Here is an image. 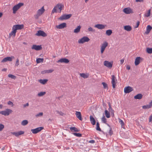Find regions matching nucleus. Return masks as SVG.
I'll list each match as a JSON object with an SVG mask.
<instances>
[{
	"mask_svg": "<svg viewBox=\"0 0 152 152\" xmlns=\"http://www.w3.org/2000/svg\"><path fill=\"white\" fill-rule=\"evenodd\" d=\"M24 27V26L23 24L14 25L12 28V31L10 33V36H13L14 37H15L16 32V30L23 29Z\"/></svg>",
	"mask_w": 152,
	"mask_h": 152,
	"instance_id": "f257e3e1",
	"label": "nucleus"
},
{
	"mask_svg": "<svg viewBox=\"0 0 152 152\" xmlns=\"http://www.w3.org/2000/svg\"><path fill=\"white\" fill-rule=\"evenodd\" d=\"M24 3H19L13 7L12 8L13 13L14 14L16 13V11L22 6H23Z\"/></svg>",
	"mask_w": 152,
	"mask_h": 152,
	"instance_id": "f03ea898",
	"label": "nucleus"
},
{
	"mask_svg": "<svg viewBox=\"0 0 152 152\" xmlns=\"http://www.w3.org/2000/svg\"><path fill=\"white\" fill-rule=\"evenodd\" d=\"M89 40L90 39L88 37L84 36L78 40V43L79 44H83L85 42H88Z\"/></svg>",
	"mask_w": 152,
	"mask_h": 152,
	"instance_id": "7ed1b4c3",
	"label": "nucleus"
},
{
	"mask_svg": "<svg viewBox=\"0 0 152 152\" xmlns=\"http://www.w3.org/2000/svg\"><path fill=\"white\" fill-rule=\"evenodd\" d=\"M72 16L71 14H64L62 15L59 18L60 20H67L70 18Z\"/></svg>",
	"mask_w": 152,
	"mask_h": 152,
	"instance_id": "20e7f679",
	"label": "nucleus"
},
{
	"mask_svg": "<svg viewBox=\"0 0 152 152\" xmlns=\"http://www.w3.org/2000/svg\"><path fill=\"white\" fill-rule=\"evenodd\" d=\"M108 43L106 42H104L101 45V53H103L104 52L105 48L108 46Z\"/></svg>",
	"mask_w": 152,
	"mask_h": 152,
	"instance_id": "39448f33",
	"label": "nucleus"
},
{
	"mask_svg": "<svg viewBox=\"0 0 152 152\" xmlns=\"http://www.w3.org/2000/svg\"><path fill=\"white\" fill-rule=\"evenodd\" d=\"M43 128V127H39L35 129H31V131L33 133L36 134L41 131Z\"/></svg>",
	"mask_w": 152,
	"mask_h": 152,
	"instance_id": "423d86ee",
	"label": "nucleus"
},
{
	"mask_svg": "<svg viewBox=\"0 0 152 152\" xmlns=\"http://www.w3.org/2000/svg\"><path fill=\"white\" fill-rule=\"evenodd\" d=\"M112 81L111 83L112 85L113 88H115L116 84V81H117V80L115 77V76L113 75L112 76Z\"/></svg>",
	"mask_w": 152,
	"mask_h": 152,
	"instance_id": "0eeeda50",
	"label": "nucleus"
},
{
	"mask_svg": "<svg viewBox=\"0 0 152 152\" xmlns=\"http://www.w3.org/2000/svg\"><path fill=\"white\" fill-rule=\"evenodd\" d=\"M36 35L38 36H42L43 37H45L47 36L46 34L42 30L38 31L37 33H36Z\"/></svg>",
	"mask_w": 152,
	"mask_h": 152,
	"instance_id": "6e6552de",
	"label": "nucleus"
},
{
	"mask_svg": "<svg viewBox=\"0 0 152 152\" xmlns=\"http://www.w3.org/2000/svg\"><path fill=\"white\" fill-rule=\"evenodd\" d=\"M133 90V89L132 87L128 86L127 87H125L124 88V92L126 94L129 93L131 92Z\"/></svg>",
	"mask_w": 152,
	"mask_h": 152,
	"instance_id": "1a4fd4ad",
	"label": "nucleus"
},
{
	"mask_svg": "<svg viewBox=\"0 0 152 152\" xmlns=\"http://www.w3.org/2000/svg\"><path fill=\"white\" fill-rule=\"evenodd\" d=\"M104 64L105 66L110 68H112L113 66L112 62H110L107 61H104Z\"/></svg>",
	"mask_w": 152,
	"mask_h": 152,
	"instance_id": "9d476101",
	"label": "nucleus"
},
{
	"mask_svg": "<svg viewBox=\"0 0 152 152\" xmlns=\"http://www.w3.org/2000/svg\"><path fill=\"white\" fill-rule=\"evenodd\" d=\"M11 133L13 135H15L16 137H18L24 133V132L23 131H20L18 132H12Z\"/></svg>",
	"mask_w": 152,
	"mask_h": 152,
	"instance_id": "9b49d317",
	"label": "nucleus"
},
{
	"mask_svg": "<svg viewBox=\"0 0 152 152\" xmlns=\"http://www.w3.org/2000/svg\"><path fill=\"white\" fill-rule=\"evenodd\" d=\"M123 11L126 14H129L133 13L132 10L129 7L126 8L124 9Z\"/></svg>",
	"mask_w": 152,
	"mask_h": 152,
	"instance_id": "f8f14e48",
	"label": "nucleus"
},
{
	"mask_svg": "<svg viewBox=\"0 0 152 152\" xmlns=\"http://www.w3.org/2000/svg\"><path fill=\"white\" fill-rule=\"evenodd\" d=\"M0 114L4 115H8L10 114V109H7L5 110L0 112Z\"/></svg>",
	"mask_w": 152,
	"mask_h": 152,
	"instance_id": "ddd939ff",
	"label": "nucleus"
},
{
	"mask_svg": "<svg viewBox=\"0 0 152 152\" xmlns=\"http://www.w3.org/2000/svg\"><path fill=\"white\" fill-rule=\"evenodd\" d=\"M69 62V60L66 58H61L58 60L57 61V63H68Z\"/></svg>",
	"mask_w": 152,
	"mask_h": 152,
	"instance_id": "4468645a",
	"label": "nucleus"
},
{
	"mask_svg": "<svg viewBox=\"0 0 152 152\" xmlns=\"http://www.w3.org/2000/svg\"><path fill=\"white\" fill-rule=\"evenodd\" d=\"M66 26V23H62L58 25H57L56 27L57 28L61 29L64 28Z\"/></svg>",
	"mask_w": 152,
	"mask_h": 152,
	"instance_id": "2eb2a0df",
	"label": "nucleus"
},
{
	"mask_svg": "<svg viewBox=\"0 0 152 152\" xmlns=\"http://www.w3.org/2000/svg\"><path fill=\"white\" fill-rule=\"evenodd\" d=\"M32 49H34L36 50H39L42 49V47L41 45H33L32 47Z\"/></svg>",
	"mask_w": 152,
	"mask_h": 152,
	"instance_id": "dca6fc26",
	"label": "nucleus"
},
{
	"mask_svg": "<svg viewBox=\"0 0 152 152\" xmlns=\"http://www.w3.org/2000/svg\"><path fill=\"white\" fill-rule=\"evenodd\" d=\"M105 26V25L102 24H96L94 26L95 27L97 28L98 29H104Z\"/></svg>",
	"mask_w": 152,
	"mask_h": 152,
	"instance_id": "f3484780",
	"label": "nucleus"
},
{
	"mask_svg": "<svg viewBox=\"0 0 152 152\" xmlns=\"http://www.w3.org/2000/svg\"><path fill=\"white\" fill-rule=\"evenodd\" d=\"M45 11V10L44 9V7H42L40 9L37 10V13L40 16Z\"/></svg>",
	"mask_w": 152,
	"mask_h": 152,
	"instance_id": "a211bd4d",
	"label": "nucleus"
},
{
	"mask_svg": "<svg viewBox=\"0 0 152 152\" xmlns=\"http://www.w3.org/2000/svg\"><path fill=\"white\" fill-rule=\"evenodd\" d=\"M75 115L77 118L80 121H82L83 119L81 117V113L80 112L76 111Z\"/></svg>",
	"mask_w": 152,
	"mask_h": 152,
	"instance_id": "6ab92c4d",
	"label": "nucleus"
},
{
	"mask_svg": "<svg viewBox=\"0 0 152 152\" xmlns=\"http://www.w3.org/2000/svg\"><path fill=\"white\" fill-rule=\"evenodd\" d=\"M90 121L93 125H94L96 124V121L95 119L91 115L90 116Z\"/></svg>",
	"mask_w": 152,
	"mask_h": 152,
	"instance_id": "aec40b11",
	"label": "nucleus"
},
{
	"mask_svg": "<svg viewBox=\"0 0 152 152\" xmlns=\"http://www.w3.org/2000/svg\"><path fill=\"white\" fill-rule=\"evenodd\" d=\"M141 58L140 57H137L135 59L134 63L136 66L137 65L140 63V60Z\"/></svg>",
	"mask_w": 152,
	"mask_h": 152,
	"instance_id": "412c9836",
	"label": "nucleus"
},
{
	"mask_svg": "<svg viewBox=\"0 0 152 152\" xmlns=\"http://www.w3.org/2000/svg\"><path fill=\"white\" fill-rule=\"evenodd\" d=\"M56 8H58L60 10V12H61L62 8L64 7V6L61 4H58L56 6Z\"/></svg>",
	"mask_w": 152,
	"mask_h": 152,
	"instance_id": "4be33fe9",
	"label": "nucleus"
},
{
	"mask_svg": "<svg viewBox=\"0 0 152 152\" xmlns=\"http://www.w3.org/2000/svg\"><path fill=\"white\" fill-rule=\"evenodd\" d=\"M152 29V27L150 25H148L147 27L146 28V31L145 32V33L146 34H148L151 29Z\"/></svg>",
	"mask_w": 152,
	"mask_h": 152,
	"instance_id": "5701e85b",
	"label": "nucleus"
},
{
	"mask_svg": "<svg viewBox=\"0 0 152 152\" xmlns=\"http://www.w3.org/2000/svg\"><path fill=\"white\" fill-rule=\"evenodd\" d=\"M142 95L141 94H139L134 96L135 99H140L142 98Z\"/></svg>",
	"mask_w": 152,
	"mask_h": 152,
	"instance_id": "b1692460",
	"label": "nucleus"
},
{
	"mask_svg": "<svg viewBox=\"0 0 152 152\" xmlns=\"http://www.w3.org/2000/svg\"><path fill=\"white\" fill-rule=\"evenodd\" d=\"M124 28L125 30L128 31H130L132 29V27L129 25L124 26Z\"/></svg>",
	"mask_w": 152,
	"mask_h": 152,
	"instance_id": "393cba45",
	"label": "nucleus"
},
{
	"mask_svg": "<svg viewBox=\"0 0 152 152\" xmlns=\"http://www.w3.org/2000/svg\"><path fill=\"white\" fill-rule=\"evenodd\" d=\"M80 75L84 78H87L89 76L88 74H85L84 73H80Z\"/></svg>",
	"mask_w": 152,
	"mask_h": 152,
	"instance_id": "a878e982",
	"label": "nucleus"
},
{
	"mask_svg": "<svg viewBox=\"0 0 152 152\" xmlns=\"http://www.w3.org/2000/svg\"><path fill=\"white\" fill-rule=\"evenodd\" d=\"M109 111H110V112L111 115L113 116L114 115V111L113 109V108L111 107V105L110 104H109Z\"/></svg>",
	"mask_w": 152,
	"mask_h": 152,
	"instance_id": "bb28decb",
	"label": "nucleus"
},
{
	"mask_svg": "<svg viewBox=\"0 0 152 152\" xmlns=\"http://www.w3.org/2000/svg\"><path fill=\"white\" fill-rule=\"evenodd\" d=\"M81 28V27L80 26H78L76 28L74 29V32L75 33H78L80 31Z\"/></svg>",
	"mask_w": 152,
	"mask_h": 152,
	"instance_id": "cd10ccee",
	"label": "nucleus"
},
{
	"mask_svg": "<svg viewBox=\"0 0 152 152\" xmlns=\"http://www.w3.org/2000/svg\"><path fill=\"white\" fill-rule=\"evenodd\" d=\"M48 80L47 79L42 80L40 79L39 80V82L41 83L42 84H45L48 81Z\"/></svg>",
	"mask_w": 152,
	"mask_h": 152,
	"instance_id": "c85d7f7f",
	"label": "nucleus"
},
{
	"mask_svg": "<svg viewBox=\"0 0 152 152\" xmlns=\"http://www.w3.org/2000/svg\"><path fill=\"white\" fill-rule=\"evenodd\" d=\"M44 59L43 58H38L36 59V62L37 64L41 62H43Z\"/></svg>",
	"mask_w": 152,
	"mask_h": 152,
	"instance_id": "c756f323",
	"label": "nucleus"
},
{
	"mask_svg": "<svg viewBox=\"0 0 152 152\" xmlns=\"http://www.w3.org/2000/svg\"><path fill=\"white\" fill-rule=\"evenodd\" d=\"M105 116L107 118H109L110 117V113L107 110H105Z\"/></svg>",
	"mask_w": 152,
	"mask_h": 152,
	"instance_id": "7c9ffc66",
	"label": "nucleus"
},
{
	"mask_svg": "<svg viewBox=\"0 0 152 152\" xmlns=\"http://www.w3.org/2000/svg\"><path fill=\"white\" fill-rule=\"evenodd\" d=\"M28 123V121L27 120H24L22 121L21 124L23 126L26 125Z\"/></svg>",
	"mask_w": 152,
	"mask_h": 152,
	"instance_id": "2f4dec72",
	"label": "nucleus"
},
{
	"mask_svg": "<svg viewBox=\"0 0 152 152\" xmlns=\"http://www.w3.org/2000/svg\"><path fill=\"white\" fill-rule=\"evenodd\" d=\"M7 61H10V57H7L4 58L1 61V62H5Z\"/></svg>",
	"mask_w": 152,
	"mask_h": 152,
	"instance_id": "473e14b6",
	"label": "nucleus"
},
{
	"mask_svg": "<svg viewBox=\"0 0 152 152\" xmlns=\"http://www.w3.org/2000/svg\"><path fill=\"white\" fill-rule=\"evenodd\" d=\"M151 10V9L149 10L148 11V12L145 14V15H144L146 17H149L150 16V14H151V13H150Z\"/></svg>",
	"mask_w": 152,
	"mask_h": 152,
	"instance_id": "72a5a7b5",
	"label": "nucleus"
},
{
	"mask_svg": "<svg viewBox=\"0 0 152 152\" xmlns=\"http://www.w3.org/2000/svg\"><path fill=\"white\" fill-rule=\"evenodd\" d=\"M46 94L45 92H41L38 94V96H41L44 95Z\"/></svg>",
	"mask_w": 152,
	"mask_h": 152,
	"instance_id": "f704fd0d",
	"label": "nucleus"
},
{
	"mask_svg": "<svg viewBox=\"0 0 152 152\" xmlns=\"http://www.w3.org/2000/svg\"><path fill=\"white\" fill-rule=\"evenodd\" d=\"M112 33V31L111 30H108L106 31V34L108 36H110Z\"/></svg>",
	"mask_w": 152,
	"mask_h": 152,
	"instance_id": "c9c22d12",
	"label": "nucleus"
},
{
	"mask_svg": "<svg viewBox=\"0 0 152 152\" xmlns=\"http://www.w3.org/2000/svg\"><path fill=\"white\" fill-rule=\"evenodd\" d=\"M146 51L148 53L151 54L152 53V48H147L146 49Z\"/></svg>",
	"mask_w": 152,
	"mask_h": 152,
	"instance_id": "e433bc0d",
	"label": "nucleus"
},
{
	"mask_svg": "<svg viewBox=\"0 0 152 152\" xmlns=\"http://www.w3.org/2000/svg\"><path fill=\"white\" fill-rule=\"evenodd\" d=\"M102 84L103 85V88L104 89H108V87L107 85V83H106L105 82H102Z\"/></svg>",
	"mask_w": 152,
	"mask_h": 152,
	"instance_id": "4c0bfd02",
	"label": "nucleus"
},
{
	"mask_svg": "<svg viewBox=\"0 0 152 152\" xmlns=\"http://www.w3.org/2000/svg\"><path fill=\"white\" fill-rule=\"evenodd\" d=\"M96 129L98 131H101V129L99 127V124L98 122H97L96 123Z\"/></svg>",
	"mask_w": 152,
	"mask_h": 152,
	"instance_id": "58836bf2",
	"label": "nucleus"
},
{
	"mask_svg": "<svg viewBox=\"0 0 152 152\" xmlns=\"http://www.w3.org/2000/svg\"><path fill=\"white\" fill-rule=\"evenodd\" d=\"M102 121L103 123L106 124V119L104 115H103L102 118Z\"/></svg>",
	"mask_w": 152,
	"mask_h": 152,
	"instance_id": "ea45409f",
	"label": "nucleus"
},
{
	"mask_svg": "<svg viewBox=\"0 0 152 152\" xmlns=\"http://www.w3.org/2000/svg\"><path fill=\"white\" fill-rule=\"evenodd\" d=\"M70 129L71 131L73 130H74L75 132H78L79 131L75 127H70Z\"/></svg>",
	"mask_w": 152,
	"mask_h": 152,
	"instance_id": "a19ab883",
	"label": "nucleus"
},
{
	"mask_svg": "<svg viewBox=\"0 0 152 152\" xmlns=\"http://www.w3.org/2000/svg\"><path fill=\"white\" fill-rule=\"evenodd\" d=\"M119 123L121 124V127H122L123 126H124V123L123 122V121L122 120L119 119Z\"/></svg>",
	"mask_w": 152,
	"mask_h": 152,
	"instance_id": "79ce46f5",
	"label": "nucleus"
},
{
	"mask_svg": "<svg viewBox=\"0 0 152 152\" xmlns=\"http://www.w3.org/2000/svg\"><path fill=\"white\" fill-rule=\"evenodd\" d=\"M56 112L57 113L59 114L61 116H63L64 115V113L62 112L61 111L57 110L56 111Z\"/></svg>",
	"mask_w": 152,
	"mask_h": 152,
	"instance_id": "37998d69",
	"label": "nucleus"
},
{
	"mask_svg": "<svg viewBox=\"0 0 152 152\" xmlns=\"http://www.w3.org/2000/svg\"><path fill=\"white\" fill-rule=\"evenodd\" d=\"M142 107L143 109H148L150 108V106H149L148 104L144 105Z\"/></svg>",
	"mask_w": 152,
	"mask_h": 152,
	"instance_id": "c03bdc74",
	"label": "nucleus"
},
{
	"mask_svg": "<svg viewBox=\"0 0 152 152\" xmlns=\"http://www.w3.org/2000/svg\"><path fill=\"white\" fill-rule=\"evenodd\" d=\"M43 115V113L42 112H40L36 115L35 116L36 117H39L42 116Z\"/></svg>",
	"mask_w": 152,
	"mask_h": 152,
	"instance_id": "a18cd8bd",
	"label": "nucleus"
},
{
	"mask_svg": "<svg viewBox=\"0 0 152 152\" xmlns=\"http://www.w3.org/2000/svg\"><path fill=\"white\" fill-rule=\"evenodd\" d=\"M88 30L89 31H91L92 32H94L95 31V30L94 29H93L92 28L90 27L88 28Z\"/></svg>",
	"mask_w": 152,
	"mask_h": 152,
	"instance_id": "49530a36",
	"label": "nucleus"
},
{
	"mask_svg": "<svg viewBox=\"0 0 152 152\" xmlns=\"http://www.w3.org/2000/svg\"><path fill=\"white\" fill-rule=\"evenodd\" d=\"M73 134L75 135L78 137H80L82 136V134L79 133H74Z\"/></svg>",
	"mask_w": 152,
	"mask_h": 152,
	"instance_id": "de8ad7c7",
	"label": "nucleus"
},
{
	"mask_svg": "<svg viewBox=\"0 0 152 152\" xmlns=\"http://www.w3.org/2000/svg\"><path fill=\"white\" fill-rule=\"evenodd\" d=\"M4 127V126L3 124H0V131H2Z\"/></svg>",
	"mask_w": 152,
	"mask_h": 152,
	"instance_id": "09e8293b",
	"label": "nucleus"
},
{
	"mask_svg": "<svg viewBox=\"0 0 152 152\" xmlns=\"http://www.w3.org/2000/svg\"><path fill=\"white\" fill-rule=\"evenodd\" d=\"M56 7L55 6L53 9V10H52V13H53L55 12H57V10H56Z\"/></svg>",
	"mask_w": 152,
	"mask_h": 152,
	"instance_id": "8fccbe9b",
	"label": "nucleus"
},
{
	"mask_svg": "<svg viewBox=\"0 0 152 152\" xmlns=\"http://www.w3.org/2000/svg\"><path fill=\"white\" fill-rule=\"evenodd\" d=\"M19 65V60L17 59L16 61L15 64V66H18Z\"/></svg>",
	"mask_w": 152,
	"mask_h": 152,
	"instance_id": "3c124183",
	"label": "nucleus"
},
{
	"mask_svg": "<svg viewBox=\"0 0 152 152\" xmlns=\"http://www.w3.org/2000/svg\"><path fill=\"white\" fill-rule=\"evenodd\" d=\"M109 134L110 136L111 135L113 134V132L112 130V129L111 128H110Z\"/></svg>",
	"mask_w": 152,
	"mask_h": 152,
	"instance_id": "603ef678",
	"label": "nucleus"
},
{
	"mask_svg": "<svg viewBox=\"0 0 152 152\" xmlns=\"http://www.w3.org/2000/svg\"><path fill=\"white\" fill-rule=\"evenodd\" d=\"M39 16H40V15H38V14L37 13L36 15H34V17L35 19H37L38 18Z\"/></svg>",
	"mask_w": 152,
	"mask_h": 152,
	"instance_id": "864d4df0",
	"label": "nucleus"
},
{
	"mask_svg": "<svg viewBox=\"0 0 152 152\" xmlns=\"http://www.w3.org/2000/svg\"><path fill=\"white\" fill-rule=\"evenodd\" d=\"M42 74H44L46 73H48L47 70L42 71L41 72Z\"/></svg>",
	"mask_w": 152,
	"mask_h": 152,
	"instance_id": "5fc2aeb1",
	"label": "nucleus"
},
{
	"mask_svg": "<svg viewBox=\"0 0 152 152\" xmlns=\"http://www.w3.org/2000/svg\"><path fill=\"white\" fill-rule=\"evenodd\" d=\"M152 121V114L149 117V122H151Z\"/></svg>",
	"mask_w": 152,
	"mask_h": 152,
	"instance_id": "6e6d98bb",
	"label": "nucleus"
},
{
	"mask_svg": "<svg viewBox=\"0 0 152 152\" xmlns=\"http://www.w3.org/2000/svg\"><path fill=\"white\" fill-rule=\"evenodd\" d=\"M10 78L15 79L16 78V77L14 75L10 74Z\"/></svg>",
	"mask_w": 152,
	"mask_h": 152,
	"instance_id": "4d7b16f0",
	"label": "nucleus"
},
{
	"mask_svg": "<svg viewBox=\"0 0 152 152\" xmlns=\"http://www.w3.org/2000/svg\"><path fill=\"white\" fill-rule=\"evenodd\" d=\"M53 71V70L52 69L47 70L48 73H52Z\"/></svg>",
	"mask_w": 152,
	"mask_h": 152,
	"instance_id": "13d9d810",
	"label": "nucleus"
},
{
	"mask_svg": "<svg viewBox=\"0 0 152 152\" xmlns=\"http://www.w3.org/2000/svg\"><path fill=\"white\" fill-rule=\"evenodd\" d=\"M140 22L139 21H138L137 22V24H136V26L135 27V28H137L139 25V24H140Z\"/></svg>",
	"mask_w": 152,
	"mask_h": 152,
	"instance_id": "bf43d9fd",
	"label": "nucleus"
},
{
	"mask_svg": "<svg viewBox=\"0 0 152 152\" xmlns=\"http://www.w3.org/2000/svg\"><path fill=\"white\" fill-rule=\"evenodd\" d=\"M88 142L91 143H95V141L94 140H92L89 141Z\"/></svg>",
	"mask_w": 152,
	"mask_h": 152,
	"instance_id": "052dcab7",
	"label": "nucleus"
},
{
	"mask_svg": "<svg viewBox=\"0 0 152 152\" xmlns=\"http://www.w3.org/2000/svg\"><path fill=\"white\" fill-rule=\"evenodd\" d=\"M29 105V104L28 103H26V104H24L23 105V107H26L27 106H28Z\"/></svg>",
	"mask_w": 152,
	"mask_h": 152,
	"instance_id": "680f3d73",
	"label": "nucleus"
},
{
	"mask_svg": "<svg viewBox=\"0 0 152 152\" xmlns=\"http://www.w3.org/2000/svg\"><path fill=\"white\" fill-rule=\"evenodd\" d=\"M148 105H149V106H150V107L151 108V107L152 106V100L149 103Z\"/></svg>",
	"mask_w": 152,
	"mask_h": 152,
	"instance_id": "e2e57ef3",
	"label": "nucleus"
},
{
	"mask_svg": "<svg viewBox=\"0 0 152 152\" xmlns=\"http://www.w3.org/2000/svg\"><path fill=\"white\" fill-rule=\"evenodd\" d=\"M136 2H143V0H135Z\"/></svg>",
	"mask_w": 152,
	"mask_h": 152,
	"instance_id": "0e129e2a",
	"label": "nucleus"
},
{
	"mask_svg": "<svg viewBox=\"0 0 152 152\" xmlns=\"http://www.w3.org/2000/svg\"><path fill=\"white\" fill-rule=\"evenodd\" d=\"M126 69L128 70H129L130 69V66L129 65H128L126 66Z\"/></svg>",
	"mask_w": 152,
	"mask_h": 152,
	"instance_id": "69168bd1",
	"label": "nucleus"
},
{
	"mask_svg": "<svg viewBox=\"0 0 152 152\" xmlns=\"http://www.w3.org/2000/svg\"><path fill=\"white\" fill-rule=\"evenodd\" d=\"M14 58V57L13 56H11L10 57V61H12V59Z\"/></svg>",
	"mask_w": 152,
	"mask_h": 152,
	"instance_id": "338daca9",
	"label": "nucleus"
},
{
	"mask_svg": "<svg viewBox=\"0 0 152 152\" xmlns=\"http://www.w3.org/2000/svg\"><path fill=\"white\" fill-rule=\"evenodd\" d=\"M124 59H122L121 60V64H122L124 62Z\"/></svg>",
	"mask_w": 152,
	"mask_h": 152,
	"instance_id": "774afa93",
	"label": "nucleus"
}]
</instances>
